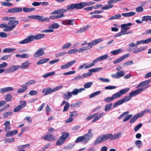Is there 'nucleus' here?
<instances>
[{
  "label": "nucleus",
  "mask_w": 151,
  "mask_h": 151,
  "mask_svg": "<svg viewBox=\"0 0 151 151\" xmlns=\"http://www.w3.org/2000/svg\"><path fill=\"white\" fill-rule=\"evenodd\" d=\"M102 142L104 141L103 139V137H102L101 135L99 137H98L95 141L94 143V145H97L98 143H99Z\"/></svg>",
  "instance_id": "27"
},
{
  "label": "nucleus",
  "mask_w": 151,
  "mask_h": 151,
  "mask_svg": "<svg viewBox=\"0 0 151 151\" xmlns=\"http://www.w3.org/2000/svg\"><path fill=\"white\" fill-rule=\"evenodd\" d=\"M71 46V44L70 42H68L65 44L63 45L62 47V49L63 50L67 49Z\"/></svg>",
  "instance_id": "47"
},
{
  "label": "nucleus",
  "mask_w": 151,
  "mask_h": 151,
  "mask_svg": "<svg viewBox=\"0 0 151 151\" xmlns=\"http://www.w3.org/2000/svg\"><path fill=\"white\" fill-rule=\"evenodd\" d=\"M151 81V79H149L146 81H142L137 86V87H140L141 86H145L148 83H149Z\"/></svg>",
  "instance_id": "23"
},
{
  "label": "nucleus",
  "mask_w": 151,
  "mask_h": 151,
  "mask_svg": "<svg viewBox=\"0 0 151 151\" xmlns=\"http://www.w3.org/2000/svg\"><path fill=\"white\" fill-rule=\"evenodd\" d=\"M108 57V55L106 54L96 58V61H99L106 59Z\"/></svg>",
  "instance_id": "24"
},
{
  "label": "nucleus",
  "mask_w": 151,
  "mask_h": 151,
  "mask_svg": "<svg viewBox=\"0 0 151 151\" xmlns=\"http://www.w3.org/2000/svg\"><path fill=\"white\" fill-rule=\"evenodd\" d=\"M63 96L64 99H69L72 96L70 92H68L67 94L64 93Z\"/></svg>",
  "instance_id": "42"
},
{
  "label": "nucleus",
  "mask_w": 151,
  "mask_h": 151,
  "mask_svg": "<svg viewBox=\"0 0 151 151\" xmlns=\"http://www.w3.org/2000/svg\"><path fill=\"white\" fill-rule=\"evenodd\" d=\"M144 89V88H140L138 89L135 90L129 93V96H126L129 97L130 98V100L131 97L133 96H136L139 94Z\"/></svg>",
  "instance_id": "6"
},
{
  "label": "nucleus",
  "mask_w": 151,
  "mask_h": 151,
  "mask_svg": "<svg viewBox=\"0 0 151 151\" xmlns=\"http://www.w3.org/2000/svg\"><path fill=\"white\" fill-rule=\"evenodd\" d=\"M132 23H129L127 24H124L121 25V27L123 28L125 31H127L129 29V27L128 26H131L132 25Z\"/></svg>",
  "instance_id": "20"
},
{
  "label": "nucleus",
  "mask_w": 151,
  "mask_h": 151,
  "mask_svg": "<svg viewBox=\"0 0 151 151\" xmlns=\"http://www.w3.org/2000/svg\"><path fill=\"white\" fill-rule=\"evenodd\" d=\"M16 50L15 48H5L3 50V52L5 53H10L13 52Z\"/></svg>",
  "instance_id": "37"
},
{
  "label": "nucleus",
  "mask_w": 151,
  "mask_h": 151,
  "mask_svg": "<svg viewBox=\"0 0 151 151\" xmlns=\"http://www.w3.org/2000/svg\"><path fill=\"white\" fill-rule=\"evenodd\" d=\"M41 138L44 139L45 140L51 141L55 139V137L52 134H47L45 137H42Z\"/></svg>",
  "instance_id": "16"
},
{
  "label": "nucleus",
  "mask_w": 151,
  "mask_h": 151,
  "mask_svg": "<svg viewBox=\"0 0 151 151\" xmlns=\"http://www.w3.org/2000/svg\"><path fill=\"white\" fill-rule=\"evenodd\" d=\"M135 145L138 147L140 148L142 146V142L140 140H137L135 142Z\"/></svg>",
  "instance_id": "44"
},
{
  "label": "nucleus",
  "mask_w": 151,
  "mask_h": 151,
  "mask_svg": "<svg viewBox=\"0 0 151 151\" xmlns=\"http://www.w3.org/2000/svg\"><path fill=\"white\" fill-rule=\"evenodd\" d=\"M76 60H73L71 61L66 64L62 65L61 66V68L62 69H67L69 68L74 64L76 62Z\"/></svg>",
  "instance_id": "10"
},
{
  "label": "nucleus",
  "mask_w": 151,
  "mask_h": 151,
  "mask_svg": "<svg viewBox=\"0 0 151 151\" xmlns=\"http://www.w3.org/2000/svg\"><path fill=\"white\" fill-rule=\"evenodd\" d=\"M22 108L21 105H19L15 108L13 109V111L14 112H17L21 110Z\"/></svg>",
  "instance_id": "50"
},
{
  "label": "nucleus",
  "mask_w": 151,
  "mask_h": 151,
  "mask_svg": "<svg viewBox=\"0 0 151 151\" xmlns=\"http://www.w3.org/2000/svg\"><path fill=\"white\" fill-rule=\"evenodd\" d=\"M145 47H141L134 50L133 51V53H134L139 52L145 50Z\"/></svg>",
  "instance_id": "45"
},
{
  "label": "nucleus",
  "mask_w": 151,
  "mask_h": 151,
  "mask_svg": "<svg viewBox=\"0 0 151 151\" xmlns=\"http://www.w3.org/2000/svg\"><path fill=\"white\" fill-rule=\"evenodd\" d=\"M28 66V61H26L22 63L21 66H19V68L21 69H25L27 68Z\"/></svg>",
  "instance_id": "39"
},
{
  "label": "nucleus",
  "mask_w": 151,
  "mask_h": 151,
  "mask_svg": "<svg viewBox=\"0 0 151 151\" xmlns=\"http://www.w3.org/2000/svg\"><path fill=\"white\" fill-rule=\"evenodd\" d=\"M89 27V26L86 25L83 28H81L79 30H78L77 31V32L82 33L84 32H85L88 29Z\"/></svg>",
  "instance_id": "34"
},
{
  "label": "nucleus",
  "mask_w": 151,
  "mask_h": 151,
  "mask_svg": "<svg viewBox=\"0 0 151 151\" xmlns=\"http://www.w3.org/2000/svg\"><path fill=\"white\" fill-rule=\"evenodd\" d=\"M69 5H68L67 6V9H59V14H60V15H59L60 16V17L61 18H62V17H63L64 16V14H63L64 13H65L66 12L67 10H71V9H68V6H69Z\"/></svg>",
  "instance_id": "21"
},
{
  "label": "nucleus",
  "mask_w": 151,
  "mask_h": 151,
  "mask_svg": "<svg viewBox=\"0 0 151 151\" xmlns=\"http://www.w3.org/2000/svg\"><path fill=\"white\" fill-rule=\"evenodd\" d=\"M44 34H39L35 35V39L36 40H40L41 38H43L45 36Z\"/></svg>",
  "instance_id": "41"
},
{
  "label": "nucleus",
  "mask_w": 151,
  "mask_h": 151,
  "mask_svg": "<svg viewBox=\"0 0 151 151\" xmlns=\"http://www.w3.org/2000/svg\"><path fill=\"white\" fill-rule=\"evenodd\" d=\"M22 11V8L20 7H16L14 8L9 9L8 12L11 14H14L21 12Z\"/></svg>",
  "instance_id": "9"
},
{
  "label": "nucleus",
  "mask_w": 151,
  "mask_h": 151,
  "mask_svg": "<svg viewBox=\"0 0 151 151\" xmlns=\"http://www.w3.org/2000/svg\"><path fill=\"white\" fill-rule=\"evenodd\" d=\"M18 23L19 21H18L10 20L9 21L8 24L9 25L11 26L10 27H11L12 29L13 30L15 27L16 25L18 24Z\"/></svg>",
  "instance_id": "15"
},
{
  "label": "nucleus",
  "mask_w": 151,
  "mask_h": 151,
  "mask_svg": "<svg viewBox=\"0 0 151 151\" xmlns=\"http://www.w3.org/2000/svg\"><path fill=\"white\" fill-rule=\"evenodd\" d=\"M42 92L44 93L45 95H46L53 92V89H52L51 88L49 87L43 89Z\"/></svg>",
  "instance_id": "18"
},
{
  "label": "nucleus",
  "mask_w": 151,
  "mask_h": 151,
  "mask_svg": "<svg viewBox=\"0 0 151 151\" xmlns=\"http://www.w3.org/2000/svg\"><path fill=\"white\" fill-rule=\"evenodd\" d=\"M112 106V103H110L108 104H107L105 106V111H107L109 110Z\"/></svg>",
  "instance_id": "56"
},
{
  "label": "nucleus",
  "mask_w": 151,
  "mask_h": 151,
  "mask_svg": "<svg viewBox=\"0 0 151 151\" xmlns=\"http://www.w3.org/2000/svg\"><path fill=\"white\" fill-rule=\"evenodd\" d=\"M19 68V65H14L10 67L8 69L9 72H12L18 69Z\"/></svg>",
  "instance_id": "17"
},
{
  "label": "nucleus",
  "mask_w": 151,
  "mask_h": 151,
  "mask_svg": "<svg viewBox=\"0 0 151 151\" xmlns=\"http://www.w3.org/2000/svg\"><path fill=\"white\" fill-rule=\"evenodd\" d=\"M102 69L101 67L96 68H92L88 70L89 72H95L99 71Z\"/></svg>",
  "instance_id": "38"
},
{
  "label": "nucleus",
  "mask_w": 151,
  "mask_h": 151,
  "mask_svg": "<svg viewBox=\"0 0 151 151\" xmlns=\"http://www.w3.org/2000/svg\"><path fill=\"white\" fill-rule=\"evenodd\" d=\"M12 95L10 94H7L5 99L7 101H12Z\"/></svg>",
  "instance_id": "53"
},
{
  "label": "nucleus",
  "mask_w": 151,
  "mask_h": 151,
  "mask_svg": "<svg viewBox=\"0 0 151 151\" xmlns=\"http://www.w3.org/2000/svg\"><path fill=\"white\" fill-rule=\"evenodd\" d=\"M45 54L43 51V49L41 48L37 50V51L34 54V56L35 57H38L42 56Z\"/></svg>",
  "instance_id": "11"
},
{
  "label": "nucleus",
  "mask_w": 151,
  "mask_h": 151,
  "mask_svg": "<svg viewBox=\"0 0 151 151\" xmlns=\"http://www.w3.org/2000/svg\"><path fill=\"white\" fill-rule=\"evenodd\" d=\"M17 130H14L8 132L6 134V137H11L17 133Z\"/></svg>",
  "instance_id": "19"
},
{
  "label": "nucleus",
  "mask_w": 151,
  "mask_h": 151,
  "mask_svg": "<svg viewBox=\"0 0 151 151\" xmlns=\"http://www.w3.org/2000/svg\"><path fill=\"white\" fill-rule=\"evenodd\" d=\"M78 115L77 112L76 111H73V112H70V117H76Z\"/></svg>",
  "instance_id": "61"
},
{
  "label": "nucleus",
  "mask_w": 151,
  "mask_h": 151,
  "mask_svg": "<svg viewBox=\"0 0 151 151\" xmlns=\"http://www.w3.org/2000/svg\"><path fill=\"white\" fill-rule=\"evenodd\" d=\"M122 15L119 14H117L114 15L112 16L108 19L109 20H111L115 19L120 18L121 17Z\"/></svg>",
  "instance_id": "31"
},
{
  "label": "nucleus",
  "mask_w": 151,
  "mask_h": 151,
  "mask_svg": "<svg viewBox=\"0 0 151 151\" xmlns=\"http://www.w3.org/2000/svg\"><path fill=\"white\" fill-rule=\"evenodd\" d=\"M130 100V98L129 97L125 96L124 98L115 103L113 105V107L115 108L117 106L120 105L123 103L127 102Z\"/></svg>",
  "instance_id": "5"
},
{
  "label": "nucleus",
  "mask_w": 151,
  "mask_h": 151,
  "mask_svg": "<svg viewBox=\"0 0 151 151\" xmlns=\"http://www.w3.org/2000/svg\"><path fill=\"white\" fill-rule=\"evenodd\" d=\"M65 141L61 138V137L58 140L56 143V145L58 146H59L62 145L64 143Z\"/></svg>",
  "instance_id": "35"
},
{
  "label": "nucleus",
  "mask_w": 151,
  "mask_h": 151,
  "mask_svg": "<svg viewBox=\"0 0 151 151\" xmlns=\"http://www.w3.org/2000/svg\"><path fill=\"white\" fill-rule=\"evenodd\" d=\"M92 129H89L88 130V133L82 136H80L77 138L75 142L76 143L80 142L83 144L87 143L92 138L93 136V133L91 132Z\"/></svg>",
  "instance_id": "1"
},
{
  "label": "nucleus",
  "mask_w": 151,
  "mask_h": 151,
  "mask_svg": "<svg viewBox=\"0 0 151 151\" xmlns=\"http://www.w3.org/2000/svg\"><path fill=\"white\" fill-rule=\"evenodd\" d=\"M12 111H8L7 112L3 114V117L6 118L8 117L10 115L13 113Z\"/></svg>",
  "instance_id": "57"
},
{
  "label": "nucleus",
  "mask_w": 151,
  "mask_h": 151,
  "mask_svg": "<svg viewBox=\"0 0 151 151\" xmlns=\"http://www.w3.org/2000/svg\"><path fill=\"white\" fill-rule=\"evenodd\" d=\"M62 136H61V138L63 139L64 141H65L66 139L69 137V134L66 132H63L62 133Z\"/></svg>",
  "instance_id": "26"
},
{
  "label": "nucleus",
  "mask_w": 151,
  "mask_h": 151,
  "mask_svg": "<svg viewBox=\"0 0 151 151\" xmlns=\"http://www.w3.org/2000/svg\"><path fill=\"white\" fill-rule=\"evenodd\" d=\"M130 100V98L129 97L125 96L124 98L115 103L113 105V107L115 108L117 106L120 105L123 103L127 102Z\"/></svg>",
  "instance_id": "4"
},
{
  "label": "nucleus",
  "mask_w": 151,
  "mask_h": 151,
  "mask_svg": "<svg viewBox=\"0 0 151 151\" xmlns=\"http://www.w3.org/2000/svg\"><path fill=\"white\" fill-rule=\"evenodd\" d=\"M60 18H61L60 17L59 15H52L50 16L49 18L50 19L52 20L56 19H58Z\"/></svg>",
  "instance_id": "62"
},
{
  "label": "nucleus",
  "mask_w": 151,
  "mask_h": 151,
  "mask_svg": "<svg viewBox=\"0 0 151 151\" xmlns=\"http://www.w3.org/2000/svg\"><path fill=\"white\" fill-rule=\"evenodd\" d=\"M37 91L36 90H32L29 92V94L31 96H35L37 94Z\"/></svg>",
  "instance_id": "64"
},
{
  "label": "nucleus",
  "mask_w": 151,
  "mask_h": 151,
  "mask_svg": "<svg viewBox=\"0 0 151 151\" xmlns=\"http://www.w3.org/2000/svg\"><path fill=\"white\" fill-rule=\"evenodd\" d=\"M129 54H125L122 56L120 58H119L116 60H114V64H116L117 63H119L121 61H122L124 59H125L127 58L129 56Z\"/></svg>",
  "instance_id": "14"
},
{
  "label": "nucleus",
  "mask_w": 151,
  "mask_h": 151,
  "mask_svg": "<svg viewBox=\"0 0 151 151\" xmlns=\"http://www.w3.org/2000/svg\"><path fill=\"white\" fill-rule=\"evenodd\" d=\"M85 90V89L83 88H81L79 89L75 88L73 90L72 92H70V93L71 96H72L73 95H77L78 93H81L83 91Z\"/></svg>",
  "instance_id": "13"
},
{
  "label": "nucleus",
  "mask_w": 151,
  "mask_h": 151,
  "mask_svg": "<svg viewBox=\"0 0 151 151\" xmlns=\"http://www.w3.org/2000/svg\"><path fill=\"white\" fill-rule=\"evenodd\" d=\"M15 56L17 57H20L22 58H24L28 57V54H23L20 55L19 54H17L15 55Z\"/></svg>",
  "instance_id": "48"
},
{
  "label": "nucleus",
  "mask_w": 151,
  "mask_h": 151,
  "mask_svg": "<svg viewBox=\"0 0 151 151\" xmlns=\"http://www.w3.org/2000/svg\"><path fill=\"white\" fill-rule=\"evenodd\" d=\"M138 114H136L133 116V117L129 120V123L132 124L134 122L139 118V116Z\"/></svg>",
  "instance_id": "25"
},
{
  "label": "nucleus",
  "mask_w": 151,
  "mask_h": 151,
  "mask_svg": "<svg viewBox=\"0 0 151 151\" xmlns=\"http://www.w3.org/2000/svg\"><path fill=\"white\" fill-rule=\"evenodd\" d=\"M74 19L65 20H63L61 24L65 25H73L74 24Z\"/></svg>",
  "instance_id": "12"
},
{
  "label": "nucleus",
  "mask_w": 151,
  "mask_h": 151,
  "mask_svg": "<svg viewBox=\"0 0 151 151\" xmlns=\"http://www.w3.org/2000/svg\"><path fill=\"white\" fill-rule=\"evenodd\" d=\"M92 73L89 72L88 73H85L83 74L82 75L83 78H84L88 76H90L91 75Z\"/></svg>",
  "instance_id": "55"
},
{
  "label": "nucleus",
  "mask_w": 151,
  "mask_h": 151,
  "mask_svg": "<svg viewBox=\"0 0 151 151\" xmlns=\"http://www.w3.org/2000/svg\"><path fill=\"white\" fill-rule=\"evenodd\" d=\"M96 59L93 61V62L90 63V64H88L85 67V68L86 69H88L94 66L95 65V63L97 62L98 61H96Z\"/></svg>",
  "instance_id": "32"
},
{
  "label": "nucleus",
  "mask_w": 151,
  "mask_h": 151,
  "mask_svg": "<svg viewBox=\"0 0 151 151\" xmlns=\"http://www.w3.org/2000/svg\"><path fill=\"white\" fill-rule=\"evenodd\" d=\"M113 7V5L112 4H108L102 7L101 9L102 10H107L111 9Z\"/></svg>",
  "instance_id": "28"
},
{
  "label": "nucleus",
  "mask_w": 151,
  "mask_h": 151,
  "mask_svg": "<svg viewBox=\"0 0 151 151\" xmlns=\"http://www.w3.org/2000/svg\"><path fill=\"white\" fill-rule=\"evenodd\" d=\"M122 52V50L119 49L116 50H114L111 52V53L113 55H116Z\"/></svg>",
  "instance_id": "46"
},
{
  "label": "nucleus",
  "mask_w": 151,
  "mask_h": 151,
  "mask_svg": "<svg viewBox=\"0 0 151 151\" xmlns=\"http://www.w3.org/2000/svg\"><path fill=\"white\" fill-rule=\"evenodd\" d=\"M142 20L141 21L139 19L136 20L135 22L138 24H141L142 22V21L147 22L149 21L151 22V16L150 15H146L143 16L142 17Z\"/></svg>",
  "instance_id": "8"
},
{
  "label": "nucleus",
  "mask_w": 151,
  "mask_h": 151,
  "mask_svg": "<svg viewBox=\"0 0 151 151\" xmlns=\"http://www.w3.org/2000/svg\"><path fill=\"white\" fill-rule=\"evenodd\" d=\"M59 27V24L58 23H55L50 25L49 26L48 28L51 29H57Z\"/></svg>",
  "instance_id": "36"
},
{
  "label": "nucleus",
  "mask_w": 151,
  "mask_h": 151,
  "mask_svg": "<svg viewBox=\"0 0 151 151\" xmlns=\"http://www.w3.org/2000/svg\"><path fill=\"white\" fill-rule=\"evenodd\" d=\"M40 17V16L38 15L29 16V18L35 19L38 20L39 21V19Z\"/></svg>",
  "instance_id": "51"
},
{
  "label": "nucleus",
  "mask_w": 151,
  "mask_h": 151,
  "mask_svg": "<svg viewBox=\"0 0 151 151\" xmlns=\"http://www.w3.org/2000/svg\"><path fill=\"white\" fill-rule=\"evenodd\" d=\"M104 114V113L98 112L93 114L94 117H96L99 120L103 116Z\"/></svg>",
  "instance_id": "29"
},
{
  "label": "nucleus",
  "mask_w": 151,
  "mask_h": 151,
  "mask_svg": "<svg viewBox=\"0 0 151 151\" xmlns=\"http://www.w3.org/2000/svg\"><path fill=\"white\" fill-rule=\"evenodd\" d=\"M130 89V88H126L125 89H122L119 92L113 94L112 97L113 99H116L121 97L122 95L126 93Z\"/></svg>",
  "instance_id": "3"
},
{
  "label": "nucleus",
  "mask_w": 151,
  "mask_h": 151,
  "mask_svg": "<svg viewBox=\"0 0 151 151\" xmlns=\"http://www.w3.org/2000/svg\"><path fill=\"white\" fill-rule=\"evenodd\" d=\"M116 73L117 74L118 77H119V78L120 77L123 76L125 74V72L123 70H121L120 71H118L116 72Z\"/></svg>",
  "instance_id": "52"
},
{
  "label": "nucleus",
  "mask_w": 151,
  "mask_h": 151,
  "mask_svg": "<svg viewBox=\"0 0 151 151\" xmlns=\"http://www.w3.org/2000/svg\"><path fill=\"white\" fill-rule=\"evenodd\" d=\"M136 13L134 12H131L128 13H123L122 15L126 17H130L134 15Z\"/></svg>",
  "instance_id": "22"
},
{
  "label": "nucleus",
  "mask_w": 151,
  "mask_h": 151,
  "mask_svg": "<svg viewBox=\"0 0 151 151\" xmlns=\"http://www.w3.org/2000/svg\"><path fill=\"white\" fill-rule=\"evenodd\" d=\"M103 41V40L101 38L95 39L92 41L88 43V46L90 49H91L92 46H95L96 45L100 43Z\"/></svg>",
  "instance_id": "7"
},
{
  "label": "nucleus",
  "mask_w": 151,
  "mask_h": 151,
  "mask_svg": "<svg viewBox=\"0 0 151 151\" xmlns=\"http://www.w3.org/2000/svg\"><path fill=\"white\" fill-rule=\"evenodd\" d=\"M40 18L39 19V22H48L50 21V18L47 17L43 18V16H40Z\"/></svg>",
  "instance_id": "40"
},
{
  "label": "nucleus",
  "mask_w": 151,
  "mask_h": 151,
  "mask_svg": "<svg viewBox=\"0 0 151 151\" xmlns=\"http://www.w3.org/2000/svg\"><path fill=\"white\" fill-rule=\"evenodd\" d=\"M55 73V71H52L43 75L42 76L44 78H46L50 76L54 75Z\"/></svg>",
  "instance_id": "43"
},
{
  "label": "nucleus",
  "mask_w": 151,
  "mask_h": 151,
  "mask_svg": "<svg viewBox=\"0 0 151 151\" xmlns=\"http://www.w3.org/2000/svg\"><path fill=\"white\" fill-rule=\"evenodd\" d=\"M14 139L13 138H10L5 139H4V141L5 143L7 142H14Z\"/></svg>",
  "instance_id": "60"
},
{
  "label": "nucleus",
  "mask_w": 151,
  "mask_h": 151,
  "mask_svg": "<svg viewBox=\"0 0 151 151\" xmlns=\"http://www.w3.org/2000/svg\"><path fill=\"white\" fill-rule=\"evenodd\" d=\"M78 51V50L77 49H71L67 53L69 54H73L76 53Z\"/></svg>",
  "instance_id": "58"
},
{
  "label": "nucleus",
  "mask_w": 151,
  "mask_h": 151,
  "mask_svg": "<svg viewBox=\"0 0 151 151\" xmlns=\"http://www.w3.org/2000/svg\"><path fill=\"white\" fill-rule=\"evenodd\" d=\"M91 1L89 2H82L81 3L71 4L68 6V9H83L84 7L92 5Z\"/></svg>",
  "instance_id": "2"
},
{
  "label": "nucleus",
  "mask_w": 151,
  "mask_h": 151,
  "mask_svg": "<svg viewBox=\"0 0 151 151\" xmlns=\"http://www.w3.org/2000/svg\"><path fill=\"white\" fill-rule=\"evenodd\" d=\"M93 83L91 82L87 83L84 85V88H90L92 85Z\"/></svg>",
  "instance_id": "49"
},
{
  "label": "nucleus",
  "mask_w": 151,
  "mask_h": 151,
  "mask_svg": "<svg viewBox=\"0 0 151 151\" xmlns=\"http://www.w3.org/2000/svg\"><path fill=\"white\" fill-rule=\"evenodd\" d=\"M27 83H26L25 85H23L22 86V88L19 89L17 91L18 93H21L25 91L27 89V86H26Z\"/></svg>",
  "instance_id": "30"
},
{
  "label": "nucleus",
  "mask_w": 151,
  "mask_h": 151,
  "mask_svg": "<svg viewBox=\"0 0 151 151\" xmlns=\"http://www.w3.org/2000/svg\"><path fill=\"white\" fill-rule=\"evenodd\" d=\"M49 60V59L48 58L42 59L38 61L37 63V65H40L44 63L48 62Z\"/></svg>",
  "instance_id": "33"
},
{
  "label": "nucleus",
  "mask_w": 151,
  "mask_h": 151,
  "mask_svg": "<svg viewBox=\"0 0 151 151\" xmlns=\"http://www.w3.org/2000/svg\"><path fill=\"white\" fill-rule=\"evenodd\" d=\"M1 4L3 6L8 7L11 6L12 5V4L6 2H1Z\"/></svg>",
  "instance_id": "59"
},
{
  "label": "nucleus",
  "mask_w": 151,
  "mask_h": 151,
  "mask_svg": "<svg viewBox=\"0 0 151 151\" xmlns=\"http://www.w3.org/2000/svg\"><path fill=\"white\" fill-rule=\"evenodd\" d=\"M135 10L137 12H141L144 10V9L141 6H139L136 8Z\"/></svg>",
  "instance_id": "54"
},
{
  "label": "nucleus",
  "mask_w": 151,
  "mask_h": 151,
  "mask_svg": "<svg viewBox=\"0 0 151 151\" xmlns=\"http://www.w3.org/2000/svg\"><path fill=\"white\" fill-rule=\"evenodd\" d=\"M70 104L68 102H66L65 105L64 107V109L63 110V112L67 111L69 109Z\"/></svg>",
  "instance_id": "63"
}]
</instances>
